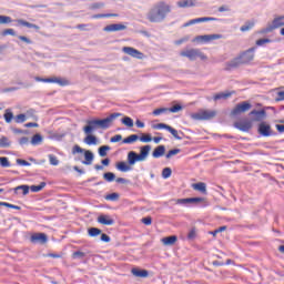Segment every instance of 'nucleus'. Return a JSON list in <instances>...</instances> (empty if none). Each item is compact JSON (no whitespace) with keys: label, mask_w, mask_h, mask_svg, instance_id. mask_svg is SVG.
<instances>
[{"label":"nucleus","mask_w":284,"mask_h":284,"mask_svg":"<svg viewBox=\"0 0 284 284\" xmlns=\"http://www.w3.org/2000/svg\"><path fill=\"white\" fill-rule=\"evenodd\" d=\"M122 51L129 57H133L134 59H143V53L132 47H124Z\"/></svg>","instance_id":"11"},{"label":"nucleus","mask_w":284,"mask_h":284,"mask_svg":"<svg viewBox=\"0 0 284 284\" xmlns=\"http://www.w3.org/2000/svg\"><path fill=\"white\" fill-rule=\"evenodd\" d=\"M176 154H181V149H173L166 153V159H172V156H176Z\"/></svg>","instance_id":"47"},{"label":"nucleus","mask_w":284,"mask_h":284,"mask_svg":"<svg viewBox=\"0 0 284 284\" xmlns=\"http://www.w3.org/2000/svg\"><path fill=\"white\" fill-rule=\"evenodd\" d=\"M105 7V3L103 2H95L93 4H91V10H99L101 8H104Z\"/></svg>","instance_id":"54"},{"label":"nucleus","mask_w":284,"mask_h":284,"mask_svg":"<svg viewBox=\"0 0 284 284\" xmlns=\"http://www.w3.org/2000/svg\"><path fill=\"white\" fill-rule=\"evenodd\" d=\"M98 223H100V225H114V219L108 214H101L98 216Z\"/></svg>","instance_id":"16"},{"label":"nucleus","mask_w":284,"mask_h":284,"mask_svg":"<svg viewBox=\"0 0 284 284\" xmlns=\"http://www.w3.org/2000/svg\"><path fill=\"white\" fill-rule=\"evenodd\" d=\"M88 234H89V236L94 239V237L99 236V234H101V230L98 227H91L88 230Z\"/></svg>","instance_id":"39"},{"label":"nucleus","mask_w":284,"mask_h":284,"mask_svg":"<svg viewBox=\"0 0 284 284\" xmlns=\"http://www.w3.org/2000/svg\"><path fill=\"white\" fill-rule=\"evenodd\" d=\"M116 170H119V172H130L132 171V166L128 165L125 162H120L116 164Z\"/></svg>","instance_id":"30"},{"label":"nucleus","mask_w":284,"mask_h":284,"mask_svg":"<svg viewBox=\"0 0 284 284\" xmlns=\"http://www.w3.org/2000/svg\"><path fill=\"white\" fill-rule=\"evenodd\" d=\"M181 57H186L190 61H196L199 59V49H189L181 52Z\"/></svg>","instance_id":"13"},{"label":"nucleus","mask_w":284,"mask_h":284,"mask_svg":"<svg viewBox=\"0 0 284 284\" xmlns=\"http://www.w3.org/2000/svg\"><path fill=\"white\" fill-rule=\"evenodd\" d=\"M47 183L45 182H41L39 185H31L30 190L31 192H41V190H43V187H45Z\"/></svg>","instance_id":"40"},{"label":"nucleus","mask_w":284,"mask_h":284,"mask_svg":"<svg viewBox=\"0 0 284 284\" xmlns=\"http://www.w3.org/2000/svg\"><path fill=\"white\" fill-rule=\"evenodd\" d=\"M273 41L274 40L270 38H264V39L256 40L255 45H257L258 48H263L265 43H273Z\"/></svg>","instance_id":"38"},{"label":"nucleus","mask_w":284,"mask_h":284,"mask_svg":"<svg viewBox=\"0 0 284 284\" xmlns=\"http://www.w3.org/2000/svg\"><path fill=\"white\" fill-rule=\"evenodd\" d=\"M140 161H142V160H141L140 155L136 154V152L130 151L128 153V163H129V165H135Z\"/></svg>","instance_id":"18"},{"label":"nucleus","mask_w":284,"mask_h":284,"mask_svg":"<svg viewBox=\"0 0 284 284\" xmlns=\"http://www.w3.org/2000/svg\"><path fill=\"white\" fill-rule=\"evenodd\" d=\"M125 24H121V23H113V24H109L106 27H104V32H121V30H125Z\"/></svg>","instance_id":"15"},{"label":"nucleus","mask_w":284,"mask_h":284,"mask_svg":"<svg viewBox=\"0 0 284 284\" xmlns=\"http://www.w3.org/2000/svg\"><path fill=\"white\" fill-rule=\"evenodd\" d=\"M16 123H26V114L20 113L16 116Z\"/></svg>","instance_id":"53"},{"label":"nucleus","mask_w":284,"mask_h":284,"mask_svg":"<svg viewBox=\"0 0 284 284\" xmlns=\"http://www.w3.org/2000/svg\"><path fill=\"white\" fill-rule=\"evenodd\" d=\"M134 141H139V135L136 134H132L128 138H125L122 143L126 144V145H130V143H134Z\"/></svg>","instance_id":"36"},{"label":"nucleus","mask_w":284,"mask_h":284,"mask_svg":"<svg viewBox=\"0 0 284 284\" xmlns=\"http://www.w3.org/2000/svg\"><path fill=\"white\" fill-rule=\"evenodd\" d=\"M178 8H194L196 0H180L176 2Z\"/></svg>","instance_id":"22"},{"label":"nucleus","mask_w":284,"mask_h":284,"mask_svg":"<svg viewBox=\"0 0 284 284\" xmlns=\"http://www.w3.org/2000/svg\"><path fill=\"white\" fill-rule=\"evenodd\" d=\"M179 237H176V235H172V236H166L164 239H162V243L163 245H174L176 243Z\"/></svg>","instance_id":"29"},{"label":"nucleus","mask_w":284,"mask_h":284,"mask_svg":"<svg viewBox=\"0 0 284 284\" xmlns=\"http://www.w3.org/2000/svg\"><path fill=\"white\" fill-rule=\"evenodd\" d=\"M250 116H255L256 121H263V119L267 116V113L265 112V110H253L250 112Z\"/></svg>","instance_id":"21"},{"label":"nucleus","mask_w":284,"mask_h":284,"mask_svg":"<svg viewBox=\"0 0 284 284\" xmlns=\"http://www.w3.org/2000/svg\"><path fill=\"white\" fill-rule=\"evenodd\" d=\"M276 103L284 101V91L277 92V97L275 98Z\"/></svg>","instance_id":"62"},{"label":"nucleus","mask_w":284,"mask_h":284,"mask_svg":"<svg viewBox=\"0 0 284 284\" xmlns=\"http://www.w3.org/2000/svg\"><path fill=\"white\" fill-rule=\"evenodd\" d=\"M256 24V22L252 21H247L245 22L241 28V32H250V30H252V28H254V26Z\"/></svg>","instance_id":"31"},{"label":"nucleus","mask_w":284,"mask_h":284,"mask_svg":"<svg viewBox=\"0 0 284 284\" xmlns=\"http://www.w3.org/2000/svg\"><path fill=\"white\" fill-rule=\"evenodd\" d=\"M16 162H17V165H22L26 168L30 166V162L22 160V159H18Z\"/></svg>","instance_id":"58"},{"label":"nucleus","mask_w":284,"mask_h":284,"mask_svg":"<svg viewBox=\"0 0 284 284\" xmlns=\"http://www.w3.org/2000/svg\"><path fill=\"white\" fill-rule=\"evenodd\" d=\"M10 140L7 136L0 139V148H10Z\"/></svg>","instance_id":"42"},{"label":"nucleus","mask_w":284,"mask_h":284,"mask_svg":"<svg viewBox=\"0 0 284 284\" xmlns=\"http://www.w3.org/2000/svg\"><path fill=\"white\" fill-rule=\"evenodd\" d=\"M284 26V16H280L273 19L272 23H268L265 28L261 29L257 34H270V32H274V30H278V28H283Z\"/></svg>","instance_id":"3"},{"label":"nucleus","mask_w":284,"mask_h":284,"mask_svg":"<svg viewBox=\"0 0 284 284\" xmlns=\"http://www.w3.org/2000/svg\"><path fill=\"white\" fill-rule=\"evenodd\" d=\"M83 141L87 145H97V143L99 142L97 136L92 135V133L87 134Z\"/></svg>","instance_id":"27"},{"label":"nucleus","mask_w":284,"mask_h":284,"mask_svg":"<svg viewBox=\"0 0 284 284\" xmlns=\"http://www.w3.org/2000/svg\"><path fill=\"white\" fill-rule=\"evenodd\" d=\"M110 17H119L116 13H98L91 17V19H108Z\"/></svg>","instance_id":"32"},{"label":"nucleus","mask_w":284,"mask_h":284,"mask_svg":"<svg viewBox=\"0 0 284 284\" xmlns=\"http://www.w3.org/2000/svg\"><path fill=\"white\" fill-rule=\"evenodd\" d=\"M17 23H18L19 26H23L24 28H31V29L37 30V31H39V29H40L39 26L33 24V23H30V22H28V21H26V20H23V19L17 20Z\"/></svg>","instance_id":"26"},{"label":"nucleus","mask_w":284,"mask_h":284,"mask_svg":"<svg viewBox=\"0 0 284 284\" xmlns=\"http://www.w3.org/2000/svg\"><path fill=\"white\" fill-rule=\"evenodd\" d=\"M169 112L168 108H159L153 111L154 116H160V114H166Z\"/></svg>","instance_id":"44"},{"label":"nucleus","mask_w":284,"mask_h":284,"mask_svg":"<svg viewBox=\"0 0 284 284\" xmlns=\"http://www.w3.org/2000/svg\"><path fill=\"white\" fill-rule=\"evenodd\" d=\"M58 85H68V80L61 79V78H55V82Z\"/></svg>","instance_id":"60"},{"label":"nucleus","mask_w":284,"mask_h":284,"mask_svg":"<svg viewBox=\"0 0 284 284\" xmlns=\"http://www.w3.org/2000/svg\"><path fill=\"white\" fill-rule=\"evenodd\" d=\"M84 161H82L83 165H92V161H94V153L92 151H84Z\"/></svg>","instance_id":"24"},{"label":"nucleus","mask_w":284,"mask_h":284,"mask_svg":"<svg viewBox=\"0 0 284 284\" xmlns=\"http://www.w3.org/2000/svg\"><path fill=\"white\" fill-rule=\"evenodd\" d=\"M140 141H141L142 143H150V141H152V135H150V134L142 135V136L140 138Z\"/></svg>","instance_id":"55"},{"label":"nucleus","mask_w":284,"mask_h":284,"mask_svg":"<svg viewBox=\"0 0 284 284\" xmlns=\"http://www.w3.org/2000/svg\"><path fill=\"white\" fill-rule=\"evenodd\" d=\"M142 223L144 225H152V217L151 216L143 217Z\"/></svg>","instance_id":"64"},{"label":"nucleus","mask_w":284,"mask_h":284,"mask_svg":"<svg viewBox=\"0 0 284 284\" xmlns=\"http://www.w3.org/2000/svg\"><path fill=\"white\" fill-rule=\"evenodd\" d=\"M165 154V145H159L158 148L154 149L152 156L153 159H161Z\"/></svg>","instance_id":"23"},{"label":"nucleus","mask_w":284,"mask_h":284,"mask_svg":"<svg viewBox=\"0 0 284 284\" xmlns=\"http://www.w3.org/2000/svg\"><path fill=\"white\" fill-rule=\"evenodd\" d=\"M3 116H4L6 123H12V120L14 119V113H12L10 109H7Z\"/></svg>","instance_id":"35"},{"label":"nucleus","mask_w":284,"mask_h":284,"mask_svg":"<svg viewBox=\"0 0 284 284\" xmlns=\"http://www.w3.org/2000/svg\"><path fill=\"white\" fill-rule=\"evenodd\" d=\"M122 113H111L109 116L102 120H89L87 123L88 125L83 128L84 134H92L97 128H101L102 130H108L114 119H119L122 116Z\"/></svg>","instance_id":"2"},{"label":"nucleus","mask_w":284,"mask_h":284,"mask_svg":"<svg viewBox=\"0 0 284 284\" xmlns=\"http://www.w3.org/2000/svg\"><path fill=\"white\" fill-rule=\"evenodd\" d=\"M121 139H123V136L121 134H116V135L111 138L110 142L111 143H119V141H121Z\"/></svg>","instance_id":"61"},{"label":"nucleus","mask_w":284,"mask_h":284,"mask_svg":"<svg viewBox=\"0 0 284 284\" xmlns=\"http://www.w3.org/2000/svg\"><path fill=\"white\" fill-rule=\"evenodd\" d=\"M254 52H256V47H252L248 50L244 51L240 55L242 64L250 63V61H254Z\"/></svg>","instance_id":"8"},{"label":"nucleus","mask_w":284,"mask_h":284,"mask_svg":"<svg viewBox=\"0 0 284 284\" xmlns=\"http://www.w3.org/2000/svg\"><path fill=\"white\" fill-rule=\"evenodd\" d=\"M12 23V18L9 16H0V26Z\"/></svg>","instance_id":"45"},{"label":"nucleus","mask_w":284,"mask_h":284,"mask_svg":"<svg viewBox=\"0 0 284 284\" xmlns=\"http://www.w3.org/2000/svg\"><path fill=\"white\" fill-rule=\"evenodd\" d=\"M49 162L50 165H59V159L54 154H49Z\"/></svg>","instance_id":"49"},{"label":"nucleus","mask_w":284,"mask_h":284,"mask_svg":"<svg viewBox=\"0 0 284 284\" xmlns=\"http://www.w3.org/2000/svg\"><path fill=\"white\" fill-rule=\"evenodd\" d=\"M0 165L1 168H10V161L8 160V158L2 156L0 158Z\"/></svg>","instance_id":"50"},{"label":"nucleus","mask_w":284,"mask_h":284,"mask_svg":"<svg viewBox=\"0 0 284 284\" xmlns=\"http://www.w3.org/2000/svg\"><path fill=\"white\" fill-rule=\"evenodd\" d=\"M247 110H252V104L250 102H242L239 103L232 111V116H239V114H243V112H247Z\"/></svg>","instance_id":"7"},{"label":"nucleus","mask_w":284,"mask_h":284,"mask_svg":"<svg viewBox=\"0 0 284 284\" xmlns=\"http://www.w3.org/2000/svg\"><path fill=\"white\" fill-rule=\"evenodd\" d=\"M150 150H152V146L150 144L141 146L140 154H138L141 161H145V159H148V156L150 155Z\"/></svg>","instance_id":"19"},{"label":"nucleus","mask_w":284,"mask_h":284,"mask_svg":"<svg viewBox=\"0 0 284 284\" xmlns=\"http://www.w3.org/2000/svg\"><path fill=\"white\" fill-rule=\"evenodd\" d=\"M31 243H41L42 245L44 243H48V235L45 233H34L30 237Z\"/></svg>","instance_id":"12"},{"label":"nucleus","mask_w":284,"mask_h":284,"mask_svg":"<svg viewBox=\"0 0 284 284\" xmlns=\"http://www.w3.org/2000/svg\"><path fill=\"white\" fill-rule=\"evenodd\" d=\"M20 190H22L23 196H26V195H28L30 193V186L23 184V185H19V186L13 189L14 194H19Z\"/></svg>","instance_id":"28"},{"label":"nucleus","mask_w":284,"mask_h":284,"mask_svg":"<svg viewBox=\"0 0 284 284\" xmlns=\"http://www.w3.org/2000/svg\"><path fill=\"white\" fill-rule=\"evenodd\" d=\"M193 190L201 192L202 194H207V185L204 182H199L192 185Z\"/></svg>","instance_id":"25"},{"label":"nucleus","mask_w":284,"mask_h":284,"mask_svg":"<svg viewBox=\"0 0 284 284\" xmlns=\"http://www.w3.org/2000/svg\"><path fill=\"white\" fill-rule=\"evenodd\" d=\"M85 257V253L81 252V251H75L73 253V258H84Z\"/></svg>","instance_id":"59"},{"label":"nucleus","mask_w":284,"mask_h":284,"mask_svg":"<svg viewBox=\"0 0 284 284\" xmlns=\"http://www.w3.org/2000/svg\"><path fill=\"white\" fill-rule=\"evenodd\" d=\"M172 176V169L165 168L162 170V179H170Z\"/></svg>","instance_id":"48"},{"label":"nucleus","mask_w":284,"mask_h":284,"mask_svg":"<svg viewBox=\"0 0 284 284\" xmlns=\"http://www.w3.org/2000/svg\"><path fill=\"white\" fill-rule=\"evenodd\" d=\"M40 143H43V136L41 134H36L31 139V145H40Z\"/></svg>","instance_id":"34"},{"label":"nucleus","mask_w":284,"mask_h":284,"mask_svg":"<svg viewBox=\"0 0 284 284\" xmlns=\"http://www.w3.org/2000/svg\"><path fill=\"white\" fill-rule=\"evenodd\" d=\"M239 65H243V62H242L240 55L234 58L233 60L226 62L225 70L226 71L234 70V69L239 68Z\"/></svg>","instance_id":"14"},{"label":"nucleus","mask_w":284,"mask_h":284,"mask_svg":"<svg viewBox=\"0 0 284 284\" xmlns=\"http://www.w3.org/2000/svg\"><path fill=\"white\" fill-rule=\"evenodd\" d=\"M131 273L133 276H136V278H148V276H150V272L146 270L132 268Z\"/></svg>","instance_id":"20"},{"label":"nucleus","mask_w":284,"mask_h":284,"mask_svg":"<svg viewBox=\"0 0 284 284\" xmlns=\"http://www.w3.org/2000/svg\"><path fill=\"white\" fill-rule=\"evenodd\" d=\"M205 199L203 197H186V199H178L175 200L176 205H183L187 207L191 203H203Z\"/></svg>","instance_id":"9"},{"label":"nucleus","mask_w":284,"mask_h":284,"mask_svg":"<svg viewBox=\"0 0 284 284\" xmlns=\"http://www.w3.org/2000/svg\"><path fill=\"white\" fill-rule=\"evenodd\" d=\"M110 150L109 145H103L99 148V155L100 156H108V151Z\"/></svg>","instance_id":"43"},{"label":"nucleus","mask_w":284,"mask_h":284,"mask_svg":"<svg viewBox=\"0 0 284 284\" xmlns=\"http://www.w3.org/2000/svg\"><path fill=\"white\" fill-rule=\"evenodd\" d=\"M172 12V4L168 1H159L153 4L146 14L148 21L151 23H163L168 19V14Z\"/></svg>","instance_id":"1"},{"label":"nucleus","mask_w":284,"mask_h":284,"mask_svg":"<svg viewBox=\"0 0 284 284\" xmlns=\"http://www.w3.org/2000/svg\"><path fill=\"white\" fill-rule=\"evenodd\" d=\"M214 116H216V111L211 110H202L191 114L193 121H210V119H214Z\"/></svg>","instance_id":"4"},{"label":"nucleus","mask_w":284,"mask_h":284,"mask_svg":"<svg viewBox=\"0 0 284 284\" xmlns=\"http://www.w3.org/2000/svg\"><path fill=\"white\" fill-rule=\"evenodd\" d=\"M103 179H105L108 181V183H112V181H114V179H116V175L112 172H106L103 174Z\"/></svg>","instance_id":"41"},{"label":"nucleus","mask_w":284,"mask_h":284,"mask_svg":"<svg viewBox=\"0 0 284 284\" xmlns=\"http://www.w3.org/2000/svg\"><path fill=\"white\" fill-rule=\"evenodd\" d=\"M84 150L79 146V145H74L73 146V151H72V154H83Z\"/></svg>","instance_id":"57"},{"label":"nucleus","mask_w":284,"mask_h":284,"mask_svg":"<svg viewBox=\"0 0 284 284\" xmlns=\"http://www.w3.org/2000/svg\"><path fill=\"white\" fill-rule=\"evenodd\" d=\"M153 130H166V132H170L174 139L178 141H181L183 138L179 135V131L165 123H158L152 125Z\"/></svg>","instance_id":"5"},{"label":"nucleus","mask_w":284,"mask_h":284,"mask_svg":"<svg viewBox=\"0 0 284 284\" xmlns=\"http://www.w3.org/2000/svg\"><path fill=\"white\" fill-rule=\"evenodd\" d=\"M20 145H28V143H30V139L28 136H22L19 140Z\"/></svg>","instance_id":"63"},{"label":"nucleus","mask_w":284,"mask_h":284,"mask_svg":"<svg viewBox=\"0 0 284 284\" xmlns=\"http://www.w3.org/2000/svg\"><path fill=\"white\" fill-rule=\"evenodd\" d=\"M187 239L189 241H194V239H196V230L192 229L189 234H187Z\"/></svg>","instance_id":"56"},{"label":"nucleus","mask_w":284,"mask_h":284,"mask_svg":"<svg viewBox=\"0 0 284 284\" xmlns=\"http://www.w3.org/2000/svg\"><path fill=\"white\" fill-rule=\"evenodd\" d=\"M236 130H240L241 132H248L252 130V122L250 121H243L235 123Z\"/></svg>","instance_id":"17"},{"label":"nucleus","mask_w":284,"mask_h":284,"mask_svg":"<svg viewBox=\"0 0 284 284\" xmlns=\"http://www.w3.org/2000/svg\"><path fill=\"white\" fill-rule=\"evenodd\" d=\"M196 23H201V19L200 18H195V19L189 20L187 22H185L183 24V28H190V26H194Z\"/></svg>","instance_id":"46"},{"label":"nucleus","mask_w":284,"mask_h":284,"mask_svg":"<svg viewBox=\"0 0 284 284\" xmlns=\"http://www.w3.org/2000/svg\"><path fill=\"white\" fill-rule=\"evenodd\" d=\"M230 97H232V93L231 92H226V93H216L214 97H213V100L214 101H221V99H230Z\"/></svg>","instance_id":"33"},{"label":"nucleus","mask_w":284,"mask_h":284,"mask_svg":"<svg viewBox=\"0 0 284 284\" xmlns=\"http://www.w3.org/2000/svg\"><path fill=\"white\" fill-rule=\"evenodd\" d=\"M121 123H123V125H126V128H133L134 126V120H132V118H130V116H124L121 120Z\"/></svg>","instance_id":"37"},{"label":"nucleus","mask_w":284,"mask_h":284,"mask_svg":"<svg viewBox=\"0 0 284 284\" xmlns=\"http://www.w3.org/2000/svg\"><path fill=\"white\" fill-rule=\"evenodd\" d=\"M106 201H119V193H111L105 196Z\"/></svg>","instance_id":"51"},{"label":"nucleus","mask_w":284,"mask_h":284,"mask_svg":"<svg viewBox=\"0 0 284 284\" xmlns=\"http://www.w3.org/2000/svg\"><path fill=\"white\" fill-rule=\"evenodd\" d=\"M216 39H223L222 34H205L197 36L193 41H204L205 43H210V41H216Z\"/></svg>","instance_id":"10"},{"label":"nucleus","mask_w":284,"mask_h":284,"mask_svg":"<svg viewBox=\"0 0 284 284\" xmlns=\"http://www.w3.org/2000/svg\"><path fill=\"white\" fill-rule=\"evenodd\" d=\"M168 109H169V112L176 113V112H181V110H183V106L180 104H176V105H173L172 108H168Z\"/></svg>","instance_id":"52"},{"label":"nucleus","mask_w":284,"mask_h":284,"mask_svg":"<svg viewBox=\"0 0 284 284\" xmlns=\"http://www.w3.org/2000/svg\"><path fill=\"white\" fill-rule=\"evenodd\" d=\"M257 132L262 136H276V132L272 131V126L265 122H262L257 126Z\"/></svg>","instance_id":"6"}]
</instances>
